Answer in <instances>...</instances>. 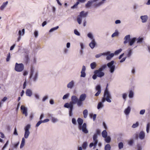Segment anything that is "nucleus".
I'll list each match as a JSON object with an SVG mask.
<instances>
[{
    "instance_id": "f257e3e1",
    "label": "nucleus",
    "mask_w": 150,
    "mask_h": 150,
    "mask_svg": "<svg viewBox=\"0 0 150 150\" xmlns=\"http://www.w3.org/2000/svg\"><path fill=\"white\" fill-rule=\"evenodd\" d=\"M30 127V125L28 124L24 128V130H25L24 137H23L22 139L21 143L20 146V148L21 149L24 146L25 141V139H28L30 134L29 129Z\"/></svg>"
},
{
    "instance_id": "f03ea898",
    "label": "nucleus",
    "mask_w": 150,
    "mask_h": 150,
    "mask_svg": "<svg viewBox=\"0 0 150 150\" xmlns=\"http://www.w3.org/2000/svg\"><path fill=\"white\" fill-rule=\"evenodd\" d=\"M77 121L78 124V128L79 130H81L85 134H87L88 130L87 129L86 124V123H83V120L80 118H78Z\"/></svg>"
},
{
    "instance_id": "7ed1b4c3",
    "label": "nucleus",
    "mask_w": 150,
    "mask_h": 150,
    "mask_svg": "<svg viewBox=\"0 0 150 150\" xmlns=\"http://www.w3.org/2000/svg\"><path fill=\"white\" fill-rule=\"evenodd\" d=\"M108 84L104 91L103 96L102 98V102H105L106 100L108 103H111V99L112 98V96L110 92L108 90Z\"/></svg>"
},
{
    "instance_id": "20e7f679",
    "label": "nucleus",
    "mask_w": 150,
    "mask_h": 150,
    "mask_svg": "<svg viewBox=\"0 0 150 150\" xmlns=\"http://www.w3.org/2000/svg\"><path fill=\"white\" fill-rule=\"evenodd\" d=\"M130 35H127L125 37L124 39L125 40L123 42L125 44H126L128 42L130 46H132L134 44L137 40V38L134 37L130 39Z\"/></svg>"
},
{
    "instance_id": "39448f33",
    "label": "nucleus",
    "mask_w": 150,
    "mask_h": 150,
    "mask_svg": "<svg viewBox=\"0 0 150 150\" xmlns=\"http://www.w3.org/2000/svg\"><path fill=\"white\" fill-rule=\"evenodd\" d=\"M88 14V12H85L84 11H82L80 12L77 18V21L79 24H81V23L82 18H86Z\"/></svg>"
},
{
    "instance_id": "423d86ee",
    "label": "nucleus",
    "mask_w": 150,
    "mask_h": 150,
    "mask_svg": "<svg viewBox=\"0 0 150 150\" xmlns=\"http://www.w3.org/2000/svg\"><path fill=\"white\" fill-rule=\"evenodd\" d=\"M64 107L65 108H69V116H72L73 114L72 112L74 109V105L67 103L64 105Z\"/></svg>"
},
{
    "instance_id": "0eeeda50",
    "label": "nucleus",
    "mask_w": 150,
    "mask_h": 150,
    "mask_svg": "<svg viewBox=\"0 0 150 150\" xmlns=\"http://www.w3.org/2000/svg\"><path fill=\"white\" fill-rule=\"evenodd\" d=\"M86 97V95L85 93H83L80 95L78 101V103H79L80 107L83 106V101L85 100Z\"/></svg>"
},
{
    "instance_id": "6e6552de",
    "label": "nucleus",
    "mask_w": 150,
    "mask_h": 150,
    "mask_svg": "<svg viewBox=\"0 0 150 150\" xmlns=\"http://www.w3.org/2000/svg\"><path fill=\"white\" fill-rule=\"evenodd\" d=\"M24 69V65L22 63L18 64L16 63L15 64L14 69L17 72H21Z\"/></svg>"
},
{
    "instance_id": "1a4fd4ad",
    "label": "nucleus",
    "mask_w": 150,
    "mask_h": 150,
    "mask_svg": "<svg viewBox=\"0 0 150 150\" xmlns=\"http://www.w3.org/2000/svg\"><path fill=\"white\" fill-rule=\"evenodd\" d=\"M71 101L69 102V103L74 105L76 103L77 106L80 107L79 103H78L79 99L75 96H72L71 98Z\"/></svg>"
},
{
    "instance_id": "9d476101",
    "label": "nucleus",
    "mask_w": 150,
    "mask_h": 150,
    "mask_svg": "<svg viewBox=\"0 0 150 150\" xmlns=\"http://www.w3.org/2000/svg\"><path fill=\"white\" fill-rule=\"evenodd\" d=\"M39 75V72L38 71L35 72V73L30 75L29 78L31 79L34 82H36L38 80Z\"/></svg>"
},
{
    "instance_id": "9b49d317",
    "label": "nucleus",
    "mask_w": 150,
    "mask_h": 150,
    "mask_svg": "<svg viewBox=\"0 0 150 150\" xmlns=\"http://www.w3.org/2000/svg\"><path fill=\"white\" fill-rule=\"evenodd\" d=\"M94 74H97L98 77L101 78L104 76L105 73L104 72L100 71L98 70H96L94 71Z\"/></svg>"
},
{
    "instance_id": "f8f14e48",
    "label": "nucleus",
    "mask_w": 150,
    "mask_h": 150,
    "mask_svg": "<svg viewBox=\"0 0 150 150\" xmlns=\"http://www.w3.org/2000/svg\"><path fill=\"white\" fill-rule=\"evenodd\" d=\"M98 0H90L88 1L87 3L85 4V7L86 8H89L91 7L93 3L96 2Z\"/></svg>"
},
{
    "instance_id": "ddd939ff",
    "label": "nucleus",
    "mask_w": 150,
    "mask_h": 150,
    "mask_svg": "<svg viewBox=\"0 0 150 150\" xmlns=\"http://www.w3.org/2000/svg\"><path fill=\"white\" fill-rule=\"evenodd\" d=\"M96 89L98 91L95 94V96H97L99 95L101 92V88L100 86V85H97L96 86Z\"/></svg>"
},
{
    "instance_id": "4468645a",
    "label": "nucleus",
    "mask_w": 150,
    "mask_h": 150,
    "mask_svg": "<svg viewBox=\"0 0 150 150\" xmlns=\"http://www.w3.org/2000/svg\"><path fill=\"white\" fill-rule=\"evenodd\" d=\"M21 109L22 110L23 114H24L26 117L28 115L27 108L23 105H21Z\"/></svg>"
},
{
    "instance_id": "2eb2a0df",
    "label": "nucleus",
    "mask_w": 150,
    "mask_h": 150,
    "mask_svg": "<svg viewBox=\"0 0 150 150\" xmlns=\"http://www.w3.org/2000/svg\"><path fill=\"white\" fill-rule=\"evenodd\" d=\"M106 52L108 53V54H105L104 55L107 56L106 58V59L107 60H110L114 56V54L113 53L110 54V51H108Z\"/></svg>"
},
{
    "instance_id": "dca6fc26",
    "label": "nucleus",
    "mask_w": 150,
    "mask_h": 150,
    "mask_svg": "<svg viewBox=\"0 0 150 150\" xmlns=\"http://www.w3.org/2000/svg\"><path fill=\"white\" fill-rule=\"evenodd\" d=\"M86 70V67L83 65L82 67V69L81 71V75L80 76L82 77H85L86 76L85 70Z\"/></svg>"
},
{
    "instance_id": "f3484780",
    "label": "nucleus",
    "mask_w": 150,
    "mask_h": 150,
    "mask_svg": "<svg viewBox=\"0 0 150 150\" xmlns=\"http://www.w3.org/2000/svg\"><path fill=\"white\" fill-rule=\"evenodd\" d=\"M145 137V133L143 131L140 132L139 134V137L141 140L144 139Z\"/></svg>"
},
{
    "instance_id": "a211bd4d",
    "label": "nucleus",
    "mask_w": 150,
    "mask_h": 150,
    "mask_svg": "<svg viewBox=\"0 0 150 150\" xmlns=\"http://www.w3.org/2000/svg\"><path fill=\"white\" fill-rule=\"evenodd\" d=\"M74 81L72 80L69 82L67 85V87L68 88L72 89L74 86Z\"/></svg>"
},
{
    "instance_id": "6ab92c4d",
    "label": "nucleus",
    "mask_w": 150,
    "mask_h": 150,
    "mask_svg": "<svg viewBox=\"0 0 150 150\" xmlns=\"http://www.w3.org/2000/svg\"><path fill=\"white\" fill-rule=\"evenodd\" d=\"M96 44V42L94 40H92L89 44V46L92 49H93Z\"/></svg>"
},
{
    "instance_id": "aec40b11",
    "label": "nucleus",
    "mask_w": 150,
    "mask_h": 150,
    "mask_svg": "<svg viewBox=\"0 0 150 150\" xmlns=\"http://www.w3.org/2000/svg\"><path fill=\"white\" fill-rule=\"evenodd\" d=\"M32 91L30 89H27L25 91V94L26 96L30 97L32 95Z\"/></svg>"
},
{
    "instance_id": "412c9836",
    "label": "nucleus",
    "mask_w": 150,
    "mask_h": 150,
    "mask_svg": "<svg viewBox=\"0 0 150 150\" xmlns=\"http://www.w3.org/2000/svg\"><path fill=\"white\" fill-rule=\"evenodd\" d=\"M141 19L142 20V22L143 23H145L146 22L148 19V16L147 15L141 16L140 17Z\"/></svg>"
},
{
    "instance_id": "4be33fe9",
    "label": "nucleus",
    "mask_w": 150,
    "mask_h": 150,
    "mask_svg": "<svg viewBox=\"0 0 150 150\" xmlns=\"http://www.w3.org/2000/svg\"><path fill=\"white\" fill-rule=\"evenodd\" d=\"M98 136L96 134H94L93 136V142L94 143H98V141L97 139Z\"/></svg>"
},
{
    "instance_id": "5701e85b",
    "label": "nucleus",
    "mask_w": 150,
    "mask_h": 150,
    "mask_svg": "<svg viewBox=\"0 0 150 150\" xmlns=\"http://www.w3.org/2000/svg\"><path fill=\"white\" fill-rule=\"evenodd\" d=\"M131 109L130 107L129 106L125 110L124 112L126 115H128L129 114L131 111Z\"/></svg>"
},
{
    "instance_id": "b1692460",
    "label": "nucleus",
    "mask_w": 150,
    "mask_h": 150,
    "mask_svg": "<svg viewBox=\"0 0 150 150\" xmlns=\"http://www.w3.org/2000/svg\"><path fill=\"white\" fill-rule=\"evenodd\" d=\"M114 63L115 61L113 60H112L110 62L108 63L107 64V66H108V68L115 66V65L114 64Z\"/></svg>"
},
{
    "instance_id": "393cba45",
    "label": "nucleus",
    "mask_w": 150,
    "mask_h": 150,
    "mask_svg": "<svg viewBox=\"0 0 150 150\" xmlns=\"http://www.w3.org/2000/svg\"><path fill=\"white\" fill-rule=\"evenodd\" d=\"M8 4V1H6L5 2H4L3 3L2 5L0 7V9L1 10H3L4 8L6 6V5Z\"/></svg>"
},
{
    "instance_id": "a878e982",
    "label": "nucleus",
    "mask_w": 150,
    "mask_h": 150,
    "mask_svg": "<svg viewBox=\"0 0 150 150\" xmlns=\"http://www.w3.org/2000/svg\"><path fill=\"white\" fill-rule=\"evenodd\" d=\"M104 102H102V99L101 101L99 102L98 103L97 106V108L98 109H100L103 108V107L104 105L103 104V103Z\"/></svg>"
},
{
    "instance_id": "bb28decb",
    "label": "nucleus",
    "mask_w": 150,
    "mask_h": 150,
    "mask_svg": "<svg viewBox=\"0 0 150 150\" xmlns=\"http://www.w3.org/2000/svg\"><path fill=\"white\" fill-rule=\"evenodd\" d=\"M103 1L100 2L98 3H94L93 4V6L94 8H97L100 6L103 3Z\"/></svg>"
},
{
    "instance_id": "cd10ccee",
    "label": "nucleus",
    "mask_w": 150,
    "mask_h": 150,
    "mask_svg": "<svg viewBox=\"0 0 150 150\" xmlns=\"http://www.w3.org/2000/svg\"><path fill=\"white\" fill-rule=\"evenodd\" d=\"M102 136L103 138H106L108 135V133L106 130H104L102 132Z\"/></svg>"
},
{
    "instance_id": "c85d7f7f",
    "label": "nucleus",
    "mask_w": 150,
    "mask_h": 150,
    "mask_svg": "<svg viewBox=\"0 0 150 150\" xmlns=\"http://www.w3.org/2000/svg\"><path fill=\"white\" fill-rule=\"evenodd\" d=\"M83 117L85 118H86L88 115V111L87 110H84L83 112Z\"/></svg>"
},
{
    "instance_id": "c756f323",
    "label": "nucleus",
    "mask_w": 150,
    "mask_h": 150,
    "mask_svg": "<svg viewBox=\"0 0 150 150\" xmlns=\"http://www.w3.org/2000/svg\"><path fill=\"white\" fill-rule=\"evenodd\" d=\"M108 52H104L102 53H100L98 54H97L95 55V57L96 58L100 57L102 55H104L105 54H108Z\"/></svg>"
},
{
    "instance_id": "7c9ffc66",
    "label": "nucleus",
    "mask_w": 150,
    "mask_h": 150,
    "mask_svg": "<svg viewBox=\"0 0 150 150\" xmlns=\"http://www.w3.org/2000/svg\"><path fill=\"white\" fill-rule=\"evenodd\" d=\"M144 40V39L143 38L140 37H139L138 38H137V43H138L142 42Z\"/></svg>"
},
{
    "instance_id": "2f4dec72",
    "label": "nucleus",
    "mask_w": 150,
    "mask_h": 150,
    "mask_svg": "<svg viewBox=\"0 0 150 150\" xmlns=\"http://www.w3.org/2000/svg\"><path fill=\"white\" fill-rule=\"evenodd\" d=\"M97 66L96 63L95 62H93L92 63L90 64V67L92 69H95Z\"/></svg>"
},
{
    "instance_id": "473e14b6",
    "label": "nucleus",
    "mask_w": 150,
    "mask_h": 150,
    "mask_svg": "<svg viewBox=\"0 0 150 150\" xmlns=\"http://www.w3.org/2000/svg\"><path fill=\"white\" fill-rule=\"evenodd\" d=\"M109 69V71L111 73H112L115 70V66H114L110 67L108 68Z\"/></svg>"
},
{
    "instance_id": "72a5a7b5",
    "label": "nucleus",
    "mask_w": 150,
    "mask_h": 150,
    "mask_svg": "<svg viewBox=\"0 0 150 150\" xmlns=\"http://www.w3.org/2000/svg\"><path fill=\"white\" fill-rule=\"evenodd\" d=\"M105 142L107 143H109L111 140V139L110 136H107V137L105 138Z\"/></svg>"
},
{
    "instance_id": "f704fd0d",
    "label": "nucleus",
    "mask_w": 150,
    "mask_h": 150,
    "mask_svg": "<svg viewBox=\"0 0 150 150\" xmlns=\"http://www.w3.org/2000/svg\"><path fill=\"white\" fill-rule=\"evenodd\" d=\"M134 93L133 91L130 90L129 91V97L130 98H132L134 96Z\"/></svg>"
},
{
    "instance_id": "c9c22d12",
    "label": "nucleus",
    "mask_w": 150,
    "mask_h": 150,
    "mask_svg": "<svg viewBox=\"0 0 150 150\" xmlns=\"http://www.w3.org/2000/svg\"><path fill=\"white\" fill-rule=\"evenodd\" d=\"M25 33V29H23L22 31L19 30L18 32V35L20 36L23 35Z\"/></svg>"
},
{
    "instance_id": "e433bc0d",
    "label": "nucleus",
    "mask_w": 150,
    "mask_h": 150,
    "mask_svg": "<svg viewBox=\"0 0 150 150\" xmlns=\"http://www.w3.org/2000/svg\"><path fill=\"white\" fill-rule=\"evenodd\" d=\"M107 67V66L105 65H103L101 66V67L98 70H99V71H103Z\"/></svg>"
},
{
    "instance_id": "4c0bfd02",
    "label": "nucleus",
    "mask_w": 150,
    "mask_h": 150,
    "mask_svg": "<svg viewBox=\"0 0 150 150\" xmlns=\"http://www.w3.org/2000/svg\"><path fill=\"white\" fill-rule=\"evenodd\" d=\"M111 146L110 144H108L105 146V150H110Z\"/></svg>"
},
{
    "instance_id": "58836bf2",
    "label": "nucleus",
    "mask_w": 150,
    "mask_h": 150,
    "mask_svg": "<svg viewBox=\"0 0 150 150\" xmlns=\"http://www.w3.org/2000/svg\"><path fill=\"white\" fill-rule=\"evenodd\" d=\"M59 26H56V27L53 28L51 29L50 30H49V32L50 33H51L54 31L57 30L59 28Z\"/></svg>"
},
{
    "instance_id": "ea45409f",
    "label": "nucleus",
    "mask_w": 150,
    "mask_h": 150,
    "mask_svg": "<svg viewBox=\"0 0 150 150\" xmlns=\"http://www.w3.org/2000/svg\"><path fill=\"white\" fill-rule=\"evenodd\" d=\"M97 143H91L90 144H89V147L90 148H91L93 146V148H96V146H97Z\"/></svg>"
},
{
    "instance_id": "a19ab883",
    "label": "nucleus",
    "mask_w": 150,
    "mask_h": 150,
    "mask_svg": "<svg viewBox=\"0 0 150 150\" xmlns=\"http://www.w3.org/2000/svg\"><path fill=\"white\" fill-rule=\"evenodd\" d=\"M150 128V123H148L147 124L146 127V132L147 133L149 132Z\"/></svg>"
},
{
    "instance_id": "79ce46f5",
    "label": "nucleus",
    "mask_w": 150,
    "mask_h": 150,
    "mask_svg": "<svg viewBox=\"0 0 150 150\" xmlns=\"http://www.w3.org/2000/svg\"><path fill=\"white\" fill-rule=\"evenodd\" d=\"M139 125L138 122H137L135 124H134L132 126V127L133 128H135L138 127Z\"/></svg>"
},
{
    "instance_id": "37998d69",
    "label": "nucleus",
    "mask_w": 150,
    "mask_h": 150,
    "mask_svg": "<svg viewBox=\"0 0 150 150\" xmlns=\"http://www.w3.org/2000/svg\"><path fill=\"white\" fill-rule=\"evenodd\" d=\"M122 51V49H120L118 50H117L115 51L114 52V54L115 55H117L119 54Z\"/></svg>"
},
{
    "instance_id": "c03bdc74",
    "label": "nucleus",
    "mask_w": 150,
    "mask_h": 150,
    "mask_svg": "<svg viewBox=\"0 0 150 150\" xmlns=\"http://www.w3.org/2000/svg\"><path fill=\"white\" fill-rule=\"evenodd\" d=\"M134 143V140L133 139H131L128 141V144L130 146H132Z\"/></svg>"
},
{
    "instance_id": "a18cd8bd",
    "label": "nucleus",
    "mask_w": 150,
    "mask_h": 150,
    "mask_svg": "<svg viewBox=\"0 0 150 150\" xmlns=\"http://www.w3.org/2000/svg\"><path fill=\"white\" fill-rule=\"evenodd\" d=\"M69 96V93H67L66 94L64 95L62 97V99L64 100L65 99H67Z\"/></svg>"
},
{
    "instance_id": "49530a36",
    "label": "nucleus",
    "mask_w": 150,
    "mask_h": 150,
    "mask_svg": "<svg viewBox=\"0 0 150 150\" xmlns=\"http://www.w3.org/2000/svg\"><path fill=\"white\" fill-rule=\"evenodd\" d=\"M34 68L33 66H32L30 68V75L35 73Z\"/></svg>"
},
{
    "instance_id": "de8ad7c7",
    "label": "nucleus",
    "mask_w": 150,
    "mask_h": 150,
    "mask_svg": "<svg viewBox=\"0 0 150 150\" xmlns=\"http://www.w3.org/2000/svg\"><path fill=\"white\" fill-rule=\"evenodd\" d=\"M19 144V142H18V143L14 144L13 145V149H17Z\"/></svg>"
},
{
    "instance_id": "09e8293b",
    "label": "nucleus",
    "mask_w": 150,
    "mask_h": 150,
    "mask_svg": "<svg viewBox=\"0 0 150 150\" xmlns=\"http://www.w3.org/2000/svg\"><path fill=\"white\" fill-rule=\"evenodd\" d=\"M123 144L122 142H120L118 144V147L119 149H121L123 148Z\"/></svg>"
},
{
    "instance_id": "8fccbe9b",
    "label": "nucleus",
    "mask_w": 150,
    "mask_h": 150,
    "mask_svg": "<svg viewBox=\"0 0 150 150\" xmlns=\"http://www.w3.org/2000/svg\"><path fill=\"white\" fill-rule=\"evenodd\" d=\"M87 144L86 142H84L83 143L82 145V147L83 149H86Z\"/></svg>"
},
{
    "instance_id": "3c124183",
    "label": "nucleus",
    "mask_w": 150,
    "mask_h": 150,
    "mask_svg": "<svg viewBox=\"0 0 150 150\" xmlns=\"http://www.w3.org/2000/svg\"><path fill=\"white\" fill-rule=\"evenodd\" d=\"M52 121L53 123H55L58 121V120L56 118L54 117H52Z\"/></svg>"
},
{
    "instance_id": "603ef678",
    "label": "nucleus",
    "mask_w": 150,
    "mask_h": 150,
    "mask_svg": "<svg viewBox=\"0 0 150 150\" xmlns=\"http://www.w3.org/2000/svg\"><path fill=\"white\" fill-rule=\"evenodd\" d=\"M132 50L131 49L129 50L128 52V54H127V56L128 57H129L132 54Z\"/></svg>"
},
{
    "instance_id": "864d4df0",
    "label": "nucleus",
    "mask_w": 150,
    "mask_h": 150,
    "mask_svg": "<svg viewBox=\"0 0 150 150\" xmlns=\"http://www.w3.org/2000/svg\"><path fill=\"white\" fill-rule=\"evenodd\" d=\"M118 32L115 31V33H114L112 34L111 36L112 38H113L115 36H117L118 35Z\"/></svg>"
},
{
    "instance_id": "5fc2aeb1",
    "label": "nucleus",
    "mask_w": 150,
    "mask_h": 150,
    "mask_svg": "<svg viewBox=\"0 0 150 150\" xmlns=\"http://www.w3.org/2000/svg\"><path fill=\"white\" fill-rule=\"evenodd\" d=\"M10 58V53L9 52L7 55V56L6 59V61L7 62H8Z\"/></svg>"
},
{
    "instance_id": "6e6d98bb",
    "label": "nucleus",
    "mask_w": 150,
    "mask_h": 150,
    "mask_svg": "<svg viewBox=\"0 0 150 150\" xmlns=\"http://www.w3.org/2000/svg\"><path fill=\"white\" fill-rule=\"evenodd\" d=\"M88 37L89 38H91V39H93V36L92 34L91 33H89L87 34Z\"/></svg>"
},
{
    "instance_id": "4d7b16f0",
    "label": "nucleus",
    "mask_w": 150,
    "mask_h": 150,
    "mask_svg": "<svg viewBox=\"0 0 150 150\" xmlns=\"http://www.w3.org/2000/svg\"><path fill=\"white\" fill-rule=\"evenodd\" d=\"M72 123L74 125H76V119L75 118H73L72 119Z\"/></svg>"
},
{
    "instance_id": "13d9d810",
    "label": "nucleus",
    "mask_w": 150,
    "mask_h": 150,
    "mask_svg": "<svg viewBox=\"0 0 150 150\" xmlns=\"http://www.w3.org/2000/svg\"><path fill=\"white\" fill-rule=\"evenodd\" d=\"M74 33L75 35L78 36H80V33L76 30H74Z\"/></svg>"
},
{
    "instance_id": "bf43d9fd",
    "label": "nucleus",
    "mask_w": 150,
    "mask_h": 150,
    "mask_svg": "<svg viewBox=\"0 0 150 150\" xmlns=\"http://www.w3.org/2000/svg\"><path fill=\"white\" fill-rule=\"evenodd\" d=\"M42 123V120H40V121H39L35 125V127H38L40 125V124L41 123Z\"/></svg>"
},
{
    "instance_id": "052dcab7",
    "label": "nucleus",
    "mask_w": 150,
    "mask_h": 150,
    "mask_svg": "<svg viewBox=\"0 0 150 150\" xmlns=\"http://www.w3.org/2000/svg\"><path fill=\"white\" fill-rule=\"evenodd\" d=\"M13 134L17 136L18 135V133L17 131L16 128L15 127L14 128V131L13 132Z\"/></svg>"
},
{
    "instance_id": "680f3d73",
    "label": "nucleus",
    "mask_w": 150,
    "mask_h": 150,
    "mask_svg": "<svg viewBox=\"0 0 150 150\" xmlns=\"http://www.w3.org/2000/svg\"><path fill=\"white\" fill-rule=\"evenodd\" d=\"M127 97V94L126 93H123L122 94V98L125 100H126V98Z\"/></svg>"
},
{
    "instance_id": "e2e57ef3",
    "label": "nucleus",
    "mask_w": 150,
    "mask_h": 150,
    "mask_svg": "<svg viewBox=\"0 0 150 150\" xmlns=\"http://www.w3.org/2000/svg\"><path fill=\"white\" fill-rule=\"evenodd\" d=\"M145 112V110H141L140 111L139 113L140 115H143L144 114V113Z\"/></svg>"
},
{
    "instance_id": "0e129e2a",
    "label": "nucleus",
    "mask_w": 150,
    "mask_h": 150,
    "mask_svg": "<svg viewBox=\"0 0 150 150\" xmlns=\"http://www.w3.org/2000/svg\"><path fill=\"white\" fill-rule=\"evenodd\" d=\"M100 133V130L98 129H97L96 130V133H95L94 134H96L97 136L98 135H99Z\"/></svg>"
},
{
    "instance_id": "69168bd1",
    "label": "nucleus",
    "mask_w": 150,
    "mask_h": 150,
    "mask_svg": "<svg viewBox=\"0 0 150 150\" xmlns=\"http://www.w3.org/2000/svg\"><path fill=\"white\" fill-rule=\"evenodd\" d=\"M26 86V81L25 80L24 82L23 85V88L25 89V88Z\"/></svg>"
},
{
    "instance_id": "338daca9",
    "label": "nucleus",
    "mask_w": 150,
    "mask_h": 150,
    "mask_svg": "<svg viewBox=\"0 0 150 150\" xmlns=\"http://www.w3.org/2000/svg\"><path fill=\"white\" fill-rule=\"evenodd\" d=\"M34 35L35 37L37 38L38 36V32L37 31H35L34 33Z\"/></svg>"
},
{
    "instance_id": "774afa93",
    "label": "nucleus",
    "mask_w": 150,
    "mask_h": 150,
    "mask_svg": "<svg viewBox=\"0 0 150 150\" xmlns=\"http://www.w3.org/2000/svg\"><path fill=\"white\" fill-rule=\"evenodd\" d=\"M35 98L37 99H39L40 98L39 96L37 94H35Z\"/></svg>"
}]
</instances>
